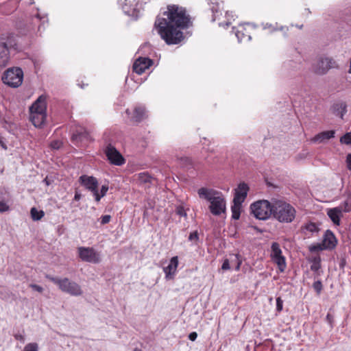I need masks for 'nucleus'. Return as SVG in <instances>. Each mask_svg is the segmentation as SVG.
<instances>
[{"instance_id": "nucleus-20", "label": "nucleus", "mask_w": 351, "mask_h": 351, "mask_svg": "<svg viewBox=\"0 0 351 351\" xmlns=\"http://www.w3.org/2000/svg\"><path fill=\"white\" fill-rule=\"evenodd\" d=\"M332 110L335 114L343 119L344 114L347 112V104L344 101L336 103L332 106Z\"/></svg>"}, {"instance_id": "nucleus-10", "label": "nucleus", "mask_w": 351, "mask_h": 351, "mask_svg": "<svg viewBox=\"0 0 351 351\" xmlns=\"http://www.w3.org/2000/svg\"><path fill=\"white\" fill-rule=\"evenodd\" d=\"M77 251L78 256L82 261L95 264L101 261L99 254L92 247H80Z\"/></svg>"}, {"instance_id": "nucleus-57", "label": "nucleus", "mask_w": 351, "mask_h": 351, "mask_svg": "<svg viewBox=\"0 0 351 351\" xmlns=\"http://www.w3.org/2000/svg\"><path fill=\"white\" fill-rule=\"evenodd\" d=\"M45 182H46V184H49V183H48V182H47V179H45Z\"/></svg>"}, {"instance_id": "nucleus-14", "label": "nucleus", "mask_w": 351, "mask_h": 351, "mask_svg": "<svg viewBox=\"0 0 351 351\" xmlns=\"http://www.w3.org/2000/svg\"><path fill=\"white\" fill-rule=\"evenodd\" d=\"M153 60L149 58L139 57L133 64V71L141 75L153 64Z\"/></svg>"}, {"instance_id": "nucleus-4", "label": "nucleus", "mask_w": 351, "mask_h": 351, "mask_svg": "<svg viewBox=\"0 0 351 351\" xmlns=\"http://www.w3.org/2000/svg\"><path fill=\"white\" fill-rule=\"evenodd\" d=\"M46 96L42 95L29 108L30 120L36 128L42 127L47 118Z\"/></svg>"}, {"instance_id": "nucleus-29", "label": "nucleus", "mask_w": 351, "mask_h": 351, "mask_svg": "<svg viewBox=\"0 0 351 351\" xmlns=\"http://www.w3.org/2000/svg\"><path fill=\"white\" fill-rule=\"evenodd\" d=\"M302 229L304 231L306 230V231L310 232L311 234L317 232L319 230L317 224L313 222H309V223H306L303 226Z\"/></svg>"}, {"instance_id": "nucleus-5", "label": "nucleus", "mask_w": 351, "mask_h": 351, "mask_svg": "<svg viewBox=\"0 0 351 351\" xmlns=\"http://www.w3.org/2000/svg\"><path fill=\"white\" fill-rule=\"evenodd\" d=\"M16 40L14 34L4 33L0 36V66H5L10 60V51L15 48Z\"/></svg>"}, {"instance_id": "nucleus-3", "label": "nucleus", "mask_w": 351, "mask_h": 351, "mask_svg": "<svg viewBox=\"0 0 351 351\" xmlns=\"http://www.w3.org/2000/svg\"><path fill=\"white\" fill-rule=\"evenodd\" d=\"M272 216L280 223H289L295 219L296 210L291 204L284 200L274 199Z\"/></svg>"}, {"instance_id": "nucleus-6", "label": "nucleus", "mask_w": 351, "mask_h": 351, "mask_svg": "<svg viewBox=\"0 0 351 351\" xmlns=\"http://www.w3.org/2000/svg\"><path fill=\"white\" fill-rule=\"evenodd\" d=\"M45 277L55 285H58L59 289L63 292L75 296H78L82 294L80 286L77 283L71 281L67 278L60 279L49 274H45Z\"/></svg>"}, {"instance_id": "nucleus-53", "label": "nucleus", "mask_w": 351, "mask_h": 351, "mask_svg": "<svg viewBox=\"0 0 351 351\" xmlns=\"http://www.w3.org/2000/svg\"><path fill=\"white\" fill-rule=\"evenodd\" d=\"M81 199V194L79 193L77 191L75 192L74 195V199L76 201H78Z\"/></svg>"}, {"instance_id": "nucleus-15", "label": "nucleus", "mask_w": 351, "mask_h": 351, "mask_svg": "<svg viewBox=\"0 0 351 351\" xmlns=\"http://www.w3.org/2000/svg\"><path fill=\"white\" fill-rule=\"evenodd\" d=\"M234 191L233 202H236L237 204H242L247 195L249 191L248 185L245 182H241Z\"/></svg>"}, {"instance_id": "nucleus-58", "label": "nucleus", "mask_w": 351, "mask_h": 351, "mask_svg": "<svg viewBox=\"0 0 351 351\" xmlns=\"http://www.w3.org/2000/svg\"><path fill=\"white\" fill-rule=\"evenodd\" d=\"M45 182H46V184H49V183H48V182H47V179H45Z\"/></svg>"}, {"instance_id": "nucleus-33", "label": "nucleus", "mask_w": 351, "mask_h": 351, "mask_svg": "<svg viewBox=\"0 0 351 351\" xmlns=\"http://www.w3.org/2000/svg\"><path fill=\"white\" fill-rule=\"evenodd\" d=\"M232 257L233 258L231 259L232 264L235 265V270L239 271L240 269L241 265L242 264V258L241 256L237 254H232Z\"/></svg>"}, {"instance_id": "nucleus-45", "label": "nucleus", "mask_w": 351, "mask_h": 351, "mask_svg": "<svg viewBox=\"0 0 351 351\" xmlns=\"http://www.w3.org/2000/svg\"><path fill=\"white\" fill-rule=\"evenodd\" d=\"M108 191V186L107 184L102 185L100 190V197H104Z\"/></svg>"}, {"instance_id": "nucleus-9", "label": "nucleus", "mask_w": 351, "mask_h": 351, "mask_svg": "<svg viewBox=\"0 0 351 351\" xmlns=\"http://www.w3.org/2000/svg\"><path fill=\"white\" fill-rule=\"evenodd\" d=\"M337 62L331 57H322L313 66V71L317 75H325L331 69H339Z\"/></svg>"}, {"instance_id": "nucleus-8", "label": "nucleus", "mask_w": 351, "mask_h": 351, "mask_svg": "<svg viewBox=\"0 0 351 351\" xmlns=\"http://www.w3.org/2000/svg\"><path fill=\"white\" fill-rule=\"evenodd\" d=\"M1 80L8 86L18 88L23 82V71L20 67L9 68L3 73Z\"/></svg>"}, {"instance_id": "nucleus-25", "label": "nucleus", "mask_w": 351, "mask_h": 351, "mask_svg": "<svg viewBox=\"0 0 351 351\" xmlns=\"http://www.w3.org/2000/svg\"><path fill=\"white\" fill-rule=\"evenodd\" d=\"M226 21H219V26H221L223 27H227L231 24V21L234 20V14L233 12L226 11L225 14Z\"/></svg>"}, {"instance_id": "nucleus-12", "label": "nucleus", "mask_w": 351, "mask_h": 351, "mask_svg": "<svg viewBox=\"0 0 351 351\" xmlns=\"http://www.w3.org/2000/svg\"><path fill=\"white\" fill-rule=\"evenodd\" d=\"M90 141H91L90 134L84 128H78L73 132L71 142L74 145L84 146Z\"/></svg>"}, {"instance_id": "nucleus-56", "label": "nucleus", "mask_w": 351, "mask_h": 351, "mask_svg": "<svg viewBox=\"0 0 351 351\" xmlns=\"http://www.w3.org/2000/svg\"><path fill=\"white\" fill-rule=\"evenodd\" d=\"M236 36L238 38V39L240 40V38H239V32L236 34Z\"/></svg>"}, {"instance_id": "nucleus-39", "label": "nucleus", "mask_w": 351, "mask_h": 351, "mask_svg": "<svg viewBox=\"0 0 351 351\" xmlns=\"http://www.w3.org/2000/svg\"><path fill=\"white\" fill-rule=\"evenodd\" d=\"M323 247H324V246L322 245V243L321 242V243H318L315 245H311L309 247V250L311 252H318V251L326 250V249H324Z\"/></svg>"}, {"instance_id": "nucleus-46", "label": "nucleus", "mask_w": 351, "mask_h": 351, "mask_svg": "<svg viewBox=\"0 0 351 351\" xmlns=\"http://www.w3.org/2000/svg\"><path fill=\"white\" fill-rule=\"evenodd\" d=\"M14 337L16 340L20 341L21 343H24L25 341V336L21 333L14 334Z\"/></svg>"}, {"instance_id": "nucleus-23", "label": "nucleus", "mask_w": 351, "mask_h": 351, "mask_svg": "<svg viewBox=\"0 0 351 351\" xmlns=\"http://www.w3.org/2000/svg\"><path fill=\"white\" fill-rule=\"evenodd\" d=\"M340 210L338 208H334L330 209L327 214L332 221L335 225H339L340 223Z\"/></svg>"}, {"instance_id": "nucleus-47", "label": "nucleus", "mask_w": 351, "mask_h": 351, "mask_svg": "<svg viewBox=\"0 0 351 351\" xmlns=\"http://www.w3.org/2000/svg\"><path fill=\"white\" fill-rule=\"evenodd\" d=\"M230 261H229V259L226 258L223 261V263L221 265V269L223 270H228V269H230Z\"/></svg>"}, {"instance_id": "nucleus-24", "label": "nucleus", "mask_w": 351, "mask_h": 351, "mask_svg": "<svg viewBox=\"0 0 351 351\" xmlns=\"http://www.w3.org/2000/svg\"><path fill=\"white\" fill-rule=\"evenodd\" d=\"M272 261L276 264L278 269L280 272H284L287 268L286 258L283 255L271 258Z\"/></svg>"}, {"instance_id": "nucleus-31", "label": "nucleus", "mask_w": 351, "mask_h": 351, "mask_svg": "<svg viewBox=\"0 0 351 351\" xmlns=\"http://www.w3.org/2000/svg\"><path fill=\"white\" fill-rule=\"evenodd\" d=\"M312 265H311V269L313 271H317L321 268V258L317 256L312 258Z\"/></svg>"}, {"instance_id": "nucleus-27", "label": "nucleus", "mask_w": 351, "mask_h": 351, "mask_svg": "<svg viewBox=\"0 0 351 351\" xmlns=\"http://www.w3.org/2000/svg\"><path fill=\"white\" fill-rule=\"evenodd\" d=\"M326 321L332 329L335 326V310L333 307H330L326 316Z\"/></svg>"}, {"instance_id": "nucleus-35", "label": "nucleus", "mask_w": 351, "mask_h": 351, "mask_svg": "<svg viewBox=\"0 0 351 351\" xmlns=\"http://www.w3.org/2000/svg\"><path fill=\"white\" fill-rule=\"evenodd\" d=\"M339 142L341 144L351 146V132H346L339 139Z\"/></svg>"}, {"instance_id": "nucleus-7", "label": "nucleus", "mask_w": 351, "mask_h": 351, "mask_svg": "<svg viewBox=\"0 0 351 351\" xmlns=\"http://www.w3.org/2000/svg\"><path fill=\"white\" fill-rule=\"evenodd\" d=\"M274 200L263 199L254 202L250 206L251 213L260 220L268 219L273 215Z\"/></svg>"}, {"instance_id": "nucleus-30", "label": "nucleus", "mask_w": 351, "mask_h": 351, "mask_svg": "<svg viewBox=\"0 0 351 351\" xmlns=\"http://www.w3.org/2000/svg\"><path fill=\"white\" fill-rule=\"evenodd\" d=\"M30 214L34 221H38L45 215L43 210H38L35 207L31 208Z\"/></svg>"}, {"instance_id": "nucleus-43", "label": "nucleus", "mask_w": 351, "mask_h": 351, "mask_svg": "<svg viewBox=\"0 0 351 351\" xmlns=\"http://www.w3.org/2000/svg\"><path fill=\"white\" fill-rule=\"evenodd\" d=\"M343 210L345 212H350L351 210V198H348L343 202Z\"/></svg>"}, {"instance_id": "nucleus-34", "label": "nucleus", "mask_w": 351, "mask_h": 351, "mask_svg": "<svg viewBox=\"0 0 351 351\" xmlns=\"http://www.w3.org/2000/svg\"><path fill=\"white\" fill-rule=\"evenodd\" d=\"M138 178L140 183H149L152 181V177L148 173L143 172L138 173Z\"/></svg>"}, {"instance_id": "nucleus-41", "label": "nucleus", "mask_w": 351, "mask_h": 351, "mask_svg": "<svg viewBox=\"0 0 351 351\" xmlns=\"http://www.w3.org/2000/svg\"><path fill=\"white\" fill-rule=\"evenodd\" d=\"M189 241H195V243L199 241V234L197 230L190 233L189 236Z\"/></svg>"}, {"instance_id": "nucleus-22", "label": "nucleus", "mask_w": 351, "mask_h": 351, "mask_svg": "<svg viewBox=\"0 0 351 351\" xmlns=\"http://www.w3.org/2000/svg\"><path fill=\"white\" fill-rule=\"evenodd\" d=\"M213 16H212V21H215L217 20L220 21L221 16H222V11L219 3H213L210 8Z\"/></svg>"}, {"instance_id": "nucleus-36", "label": "nucleus", "mask_w": 351, "mask_h": 351, "mask_svg": "<svg viewBox=\"0 0 351 351\" xmlns=\"http://www.w3.org/2000/svg\"><path fill=\"white\" fill-rule=\"evenodd\" d=\"M313 288L316 292L317 295H320L322 289H323V285L321 280H317L313 282Z\"/></svg>"}, {"instance_id": "nucleus-37", "label": "nucleus", "mask_w": 351, "mask_h": 351, "mask_svg": "<svg viewBox=\"0 0 351 351\" xmlns=\"http://www.w3.org/2000/svg\"><path fill=\"white\" fill-rule=\"evenodd\" d=\"M23 351H38V346L36 343H29L25 346Z\"/></svg>"}, {"instance_id": "nucleus-59", "label": "nucleus", "mask_w": 351, "mask_h": 351, "mask_svg": "<svg viewBox=\"0 0 351 351\" xmlns=\"http://www.w3.org/2000/svg\"><path fill=\"white\" fill-rule=\"evenodd\" d=\"M45 182H46V184H49V183H48V182H47V179H45Z\"/></svg>"}, {"instance_id": "nucleus-42", "label": "nucleus", "mask_w": 351, "mask_h": 351, "mask_svg": "<svg viewBox=\"0 0 351 351\" xmlns=\"http://www.w3.org/2000/svg\"><path fill=\"white\" fill-rule=\"evenodd\" d=\"M283 308V300L280 297L276 298V311L280 313Z\"/></svg>"}, {"instance_id": "nucleus-19", "label": "nucleus", "mask_w": 351, "mask_h": 351, "mask_svg": "<svg viewBox=\"0 0 351 351\" xmlns=\"http://www.w3.org/2000/svg\"><path fill=\"white\" fill-rule=\"evenodd\" d=\"M335 130H328L322 132L317 135H315L312 139L311 141L313 143H324L326 141L329 140L335 137Z\"/></svg>"}, {"instance_id": "nucleus-21", "label": "nucleus", "mask_w": 351, "mask_h": 351, "mask_svg": "<svg viewBox=\"0 0 351 351\" xmlns=\"http://www.w3.org/2000/svg\"><path fill=\"white\" fill-rule=\"evenodd\" d=\"M263 29H268L270 33L274 32L277 30H280L282 32H284L285 35L286 34L288 27L286 26H278V23H276L274 24L272 23H263L262 24Z\"/></svg>"}, {"instance_id": "nucleus-50", "label": "nucleus", "mask_w": 351, "mask_h": 351, "mask_svg": "<svg viewBox=\"0 0 351 351\" xmlns=\"http://www.w3.org/2000/svg\"><path fill=\"white\" fill-rule=\"evenodd\" d=\"M197 337V333L196 332H192L189 333V339L192 341H195Z\"/></svg>"}, {"instance_id": "nucleus-51", "label": "nucleus", "mask_w": 351, "mask_h": 351, "mask_svg": "<svg viewBox=\"0 0 351 351\" xmlns=\"http://www.w3.org/2000/svg\"><path fill=\"white\" fill-rule=\"evenodd\" d=\"M93 195L95 196V199L96 202H99L102 197H100V194L98 193V189H96L95 192H92Z\"/></svg>"}, {"instance_id": "nucleus-11", "label": "nucleus", "mask_w": 351, "mask_h": 351, "mask_svg": "<svg viewBox=\"0 0 351 351\" xmlns=\"http://www.w3.org/2000/svg\"><path fill=\"white\" fill-rule=\"evenodd\" d=\"M104 153L110 164L116 166H121L125 162V160L121 153L111 144H108L104 149Z\"/></svg>"}, {"instance_id": "nucleus-16", "label": "nucleus", "mask_w": 351, "mask_h": 351, "mask_svg": "<svg viewBox=\"0 0 351 351\" xmlns=\"http://www.w3.org/2000/svg\"><path fill=\"white\" fill-rule=\"evenodd\" d=\"M80 183L90 192H95L98 187V181L96 178L82 175L79 178Z\"/></svg>"}, {"instance_id": "nucleus-54", "label": "nucleus", "mask_w": 351, "mask_h": 351, "mask_svg": "<svg viewBox=\"0 0 351 351\" xmlns=\"http://www.w3.org/2000/svg\"><path fill=\"white\" fill-rule=\"evenodd\" d=\"M252 228L260 233H262L263 232V230L258 228L257 226H252Z\"/></svg>"}, {"instance_id": "nucleus-2", "label": "nucleus", "mask_w": 351, "mask_h": 351, "mask_svg": "<svg viewBox=\"0 0 351 351\" xmlns=\"http://www.w3.org/2000/svg\"><path fill=\"white\" fill-rule=\"evenodd\" d=\"M197 193L202 199H205L210 203L209 209L215 216H219L226 212V202L221 193L212 189L202 187L198 189Z\"/></svg>"}, {"instance_id": "nucleus-17", "label": "nucleus", "mask_w": 351, "mask_h": 351, "mask_svg": "<svg viewBox=\"0 0 351 351\" xmlns=\"http://www.w3.org/2000/svg\"><path fill=\"white\" fill-rule=\"evenodd\" d=\"M322 243L324 246L323 248L326 249V250H331L336 247L337 244V240L334 233L330 230H327L325 232Z\"/></svg>"}, {"instance_id": "nucleus-32", "label": "nucleus", "mask_w": 351, "mask_h": 351, "mask_svg": "<svg viewBox=\"0 0 351 351\" xmlns=\"http://www.w3.org/2000/svg\"><path fill=\"white\" fill-rule=\"evenodd\" d=\"M180 165L186 169L193 167L192 160L189 157H181L179 158Z\"/></svg>"}, {"instance_id": "nucleus-38", "label": "nucleus", "mask_w": 351, "mask_h": 351, "mask_svg": "<svg viewBox=\"0 0 351 351\" xmlns=\"http://www.w3.org/2000/svg\"><path fill=\"white\" fill-rule=\"evenodd\" d=\"M62 146V143L58 140L52 141L50 143V147L52 149L58 150Z\"/></svg>"}, {"instance_id": "nucleus-13", "label": "nucleus", "mask_w": 351, "mask_h": 351, "mask_svg": "<svg viewBox=\"0 0 351 351\" xmlns=\"http://www.w3.org/2000/svg\"><path fill=\"white\" fill-rule=\"evenodd\" d=\"M125 112L129 116L130 121L136 123H141L147 117L145 108L143 106H135L132 112L129 109H127Z\"/></svg>"}, {"instance_id": "nucleus-52", "label": "nucleus", "mask_w": 351, "mask_h": 351, "mask_svg": "<svg viewBox=\"0 0 351 351\" xmlns=\"http://www.w3.org/2000/svg\"><path fill=\"white\" fill-rule=\"evenodd\" d=\"M346 259L345 258H341L340 260L339 264V267L343 269L345 265H346Z\"/></svg>"}, {"instance_id": "nucleus-48", "label": "nucleus", "mask_w": 351, "mask_h": 351, "mask_svg": "<svg viewBox=\"0 0 351 351\" xmlns=\"http://www.w3.org/2000/svg\"><path fill=\"white\" fill-rule=\"evenodd\" d=\"M29 287L33 289L34 291H36L39 293H42L43 291V288L36 284H30Z\"/></svg>"}, {"instance_id": "nucleus-55", "label": "nucleus", "mask_w": 351, "mask_h": 351, "mask_svg": "<svg viewBox=\"0 0 351 351\" xmlns=\"http://www.w3.org/2000/svg\"><path fill=\"white\" fill-rule=\"evenodd\" d=\"M133 351H143L141 349H139V348H134Z\"/></svg>"}, {"instance_id": "nucleus-1", "label": "nucleus", "mask_w": 351, "mask_h": 351, "mask_svg": "<svg viewBox=\"0 0 351 351\" xmlns=\"http://www.w3.org/2000/svg\"><path fill=\"white\" fill-rule=\"evenodd\" d=\"M163 14L167 18H157L154 26L161 38L168 45H178L184 40L182 29L193 25L189 14L184 8L169 5Z\"/></svg>"}, {"instance_id": "nucleus-49", "label": "nucleus", "mask_w": 351, "mask_h": 351, "mask_svg": "<svg viewBox=\"0 0 351 351\" xmlns=\"http://www.w3.org/2000/svg\"><path fill=\"white\" fill-rule=\"evenodd\" d=\"M8 208L9 207L5 203L0 202V212H5L8 210Z\"/></svg>"}, {"instance_id": "nucleus-26", "label": "nucleus", "mask_w": 351, "mask_h": 351, "mask_svg": "<svg viewBox=\"0 0 351 351\" xmlns=\"http://www.w3.org/2000/svg\"><path fill=\"white\" fill-rule=\"evenodd\" d=\"M241 208V204H237L236 202H233V205L231 206L232 218L233 219L237 220L240 218Z\"/></svg>"}, {"instance_id": "nucleus-44", "label": "nucleus", "mask_w": 351, "mask_h": 351, "mask_svg": "<svg viewBox=\"0 0 351 351\" xmlns=\"http://www.w3.org/2000/svg\"><path fill=\"white\" fill-rule=\"evenodd\" d=\"M111 216L110 215H102L101 217V224L105 225L110 221Z\"/></svg>"}, {"instance_id": "nucleus-28", "label": "nucleus", "mask_w": 351, "mask_h": 351, "mask_svg": "<svg viewBox=\"0 0 351 351\" xmlns=\"http://www.w3.org/2000/svg\"><path fill=\"white\" fill-rule=\"evenodd\" d=\"M271 250V258L282 255L280 245L277 242L272 243Z\"/></svg>"}, {"instance_id": "nucleus-18", "label": "nucleus", "mask_w": 351, "mask_h": 351, "mask_svg": "<svg viewBox=\"0 0 351 351\" xmlns=\"http://www.w3.org/2000/svg\"><path fill=\"white\" fill-rule=\"evenodd\" d=\"M178 266V257L173 256L171 258L169 264L163 268L165 274V278L169 279L176 274L177 267Z\"/></svg>"}, {"instance_id": "nucleus-40", "label": "nucleus", "mask_w": 351, "mask_h": 351, "mask_svg": "<svg viewBox=\"0 0 351 351\" xmlns=\"http://www.w3.org/2000/svg\"><path fill=\"white\" fill-rule=\"evenodd\" d=\"M176 213L177 215H180V217H184L185 218L187 217V214H186L184 207L182 206H177V208L176 209Z\"/></svg>"}]
</instances>
